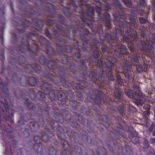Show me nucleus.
<instances>
[{"instance_id":"38","label":"nucleus","mask_w":155,"mask_h":155,"mask_svg":"<svg viewBox=\"0 0 155 155\" xmlns=\"http://www.w3.org/2000/svg\"><path fill=\"white\" fill-rule=\"evenodd\" d=\"M1 56H2L1 58H2V60H4L5 58V56L4 55V54L3 53H2L1 54Z\"/></svg>"},{"instance_id":"7","label":"nucleus","mask_w":155,"mask_h":155,"mask_svg":"<svg viewBox=\"0 0 155 155\" xmlns=\"http://www.w3.org/2000/svg\"><path fill=\"white\" fill-rule=\"evenodd\" d=\"M1 112L4 113V117L7 120L12 122L13 121L14 111L13 110H10L5 100H4V102L0 101V117Z\"/></svg>"},{"instance_id":"40","label":"nucleus","mask_w":155,"mask_h":155,"mask_svg":"<svg viewBox=\"0 0 155 155\" xmlns=\"http://www.w3.org/2000/svg\"><path fill=\"white\" fill-rule=\"evenodd\" d=\"M93 41H95V42L93 44L94 45H97V40L96 39H94L93 40Z\"/></svg>"},{"instance_id":"5","label":"nucleus","mask_w":155,"mask_h":155,"mask_svg":"<svg viewBox=\"0 0 155 155\" xmlns=\"http://www.w3.org/2000/svg\"><path fill=\"white\" fill-rule=\"evenodd\" d=\"M133 91L128 89L125 91V94L127 96L130 98L136 100L135 104L138 106H142L143 104V96L141 92L139 86L134 84L133 86Z\"/></svg>"},{"instance_id":"54","label":"nucleus","mask_w":155,"mask_h":155,"mask_svg":"<svg viewBox=\"0 0 155 155\" xmlns=\"http://www.w3.org/2000/svg\"><path fill=\"white\" fill-rule=\"evenodd\" d=\"M29 38V36H27L26 37V38Z\"/></svg>"},{"instance_id":"25","label":"nucleus","mask_w":155,"mask_h":155,"mask_svg":"<svg viewBox=\"0 0 155 155\" xmlns=\"http://www.w3.org/2000/svg\"><path fill=\"white\" fill-rule=\"evenodd\" d=\"M48 87H49L48 84L46 83H45L44 85L42 86V87L43 89L45 90L46 91H48Z\"/></svg>"},{"instance_id":"8","label":"nucleus","mask_w":155,"mask_h":155,"mask_svg":"<svg viewBox=\"0 0 155 155\" xmlns=\"http://www.w3.org/2000/svg\"><path fill=\"white\" fill-rule=\"evenodd\" d=\"M40 135L41 136V137L36 135L34 137V140L36 144L35 146L38 147V148L37 149V150L38 152L43 150L41 144V141L43 140L47 142L49 141V140L48 135L46 133H42L41 134H40Z\"/></svg>"},{"instance_id":"13","label":"nucleus","mask_w":155,"mask_h":155,"mask_svg":"<svg viewBox=\"0 0 155 155\" xmlns=\"http://www.w3.org/2000/svg\"><path fill=\"white\" fill-rule=\"evenodd\" d=\"M62 146L64 148H67L64 150V155H70V152L68 150V149L70 148V146L66 141H65L62 143Z\"/></svg>"},{"instance_id":"61","label":"nucleus","mask_w":155,"mask_h":155,"mask_svg":"<svg viewBox=\"0 0 155 155\" xmlns=\"http://www.w3.org/2000/svg\"><path fill=\"white\" fill-rule=\"evenodd\" d=\"M78 58H80V56H78Z\"/></svg>"},{"instance_id":"14","label":"nucleus","mask_w":155,"mask_h":155,"mask_svg":"<svg viewBox=\"0 0 155 155\" xmlns=\"http://www.w3.org/2000/svg\"><path fill=\"white\" fill-rule=\"evenodd\" d=\"M130 137L131 139L132 142L134 143L137 144L139 143V139L138 137L133 136V135L131 134L130 135Z\"/></svg>"},{"instance_id":"10","label":"nucleus","mask_w":155,"mask_h":155,"mask_svg":"<svg viewBox=\"0 0 155 155\" xmlns=\"http://www.w3.org/2000/svg\"><path fill=\"white\" fill-rule=\"evenodd\" d=\"M114 95L115 98L114 101L116 102H118L122 98V91L119 88H115L114 90Z\"/></svg>"},{"instance_id":"49","label":"nucleus","mask_w":155,"mask_h":155,"mask_svg":"<svg viewBox=\"0 0 155 155\" xmlns=\"http://www.w3.org/2000/svg\"><path fill=\"white\" fill-rule=\"evenodd\" d=\"M27 66H28V67H29V68H31V65H29H29H27Z\"/></svg>"},{"instance_id":"52","label":"nucleus","mask_w":155,"mask_h":155,"mask_svg":"<svg viewBox=\"0 0 155 155\" xmlns=\"http://www.w3.org/2000/svg\"><path fill=\"white\" fill-rule=\"evenodd\" d=\"M7 152V148H6V150H5V153H6Z\"/></svg>"},{"instance_id":"62","label":"nucleus","mask_w":155,"mask_h":155,"mask_svg":"<svg viewBox=\"0 0 155 155\" xmlns=\"http://www.w3.org/2000/svg\"><path fill=\"white\" fill-rule=\"evenodd\" d=\"M45 111H48V110H45Z\"/></svg>"},{"instance_id":"3","label":"nucleus","mask_w":155,"mask_h":155,"mask_svg":"<svg viewBox=\"0 0 155 155\" xmlns=\"http://www.w3.org/2000/svg\"><path fill=\"white\" fill-rule=\"evenodd\" d=\"M131 57L130 58V61L127 60L125 62L123 63L122 67L123 69V72L125 77L127 78L128 80L130 79V75L131 73L130 70L132 71L133 66L134 65L136 68V69L138 72H140L143 71L147 70V64H149V61L147 60L146 58H144L143 56L142 58L143 63L145 64L143 66L140 64L139 61V57L137 54H135L134 52L131 53Z\"/></svg>"},{"instance_id":"36","label":"nucleus","mask_w":155,"mask_h":155,"mask_svg":"<svg viewBox=\"0 0 155 155\" xmlns=\"http://www.w3.org/2000/svg\"><path fill=\"white\" fill-rule=\"evenodd\" d=\"M45 34H46L48 37H50L51 36L50 33L48 31H45Z\"/></svg>"},{"instance_id":"42","label":"nucleus","mask_w":155,"mask_h":155,"mask_svg":"<svg viewBox=\"0 0 155 155\" xmlns=\"http://www.w3.org/2000/svg\"><path fill=\"white\" fill-rule=\"evenodd\" d=\"M27 46L26 48L28 51H29L30 50V49H29V47L28 46L29 45V44L28 42H27Z\"/></svg>"},{"instance_id":"37","label":"nucleus","mask_w":155,"mask_h":155,"mask_svg":"<svg viewBox=\"0 0 155 155\" xmlns=\"http://www.w3.org/2000/svg\"><path fill=\"white\" fill-rule=\"evenodd\" d=\"M128 129H129V130H131V132H132L133 131L134 132V130L133 129V128L132 127L130 126L129 127H128Z\"/></svg>"},{"instance_id":"33","label":"nucleus","mask_w":155,"mask_h":155,"mask_svg":"<svg viewBox=\"0 0 155 155\" xmlns=\"http://www.w3.org/2000/svg\"><path fill=\"white\" fill-rule=\"evenodd\" d=\"M113 76L111 74H110V76L108 77V79L110 80H113Z\"/></svg>"},{"instance_id":"60","label":"nucleus","mask_w":155,"mask_h":155,"mask_svg":"<svg viewBox=\"0 0 155 155\" xmlns=\"http://www.w3.org/2000/svg\"><path fill=\"white\" fill-rule=\"evenodd\" d=\"M63 132H61V134H63Z\"/></svg>"},{"instance_id":"19","label":"nucleus","mask_w":155,"mask_h":155,"mask_svg":"<svg viewBox=\"0 0 155 155\" xmlns=\"http://www.w3.org/2000/svg\"><path fill=\"white\" fill-rule=\"evenodd\" d=\"M143 148L145 149L148 148L149 147L148 141L147 139L144 140L143 142Z\"/></svg>"},{"instance_id":"58","label":"nucleus","mask_w":155,"mask_h":155,"mask_svg":"<svg viewBox=\"0 0 155 155\" xmlns=\"http://www.w3.org/2000/svg\"><path fill=\"white\" fill-rule=\"evenodd\" d=\"M26 123V122H25L24 123V124L25 125H26V124H25V123Z\"/></svg>"},{"instance_id":"51","label":"nucleus","mask_w":155,"mask_h":155,"mask_svg":"<svg viewBox=\"0 0 155 155\" xmlns=\"http://www.w3.org/2000/svg\"><path fill=\"white\" fill-rule=\"evenodd\" d=\"M28 131V129H25V132H27Z\"/></svg>"},{"instance_id":"32","label":"nucleus","mask_w":155,"mask_h":155,"mask_svg":"<svg viewBox=\"0 0 155 155\" xmlns=\"http://www.w3.org/2000/svg\"><path fill=\"white\" fill-rule=\"evenodd\" d=\"M150 142L152 144H155V138H151L150 140Z\"/></svg>"},{"instance_id":"21","label":"nucleus","mask_w":155,"mask_h":155,"mask_svg":"<svg viewBox=\"0 0 155 155\" xmlns=\"http://www.w3.org/2000/svg\"><path fill=\"white\" fill-rule=\"evenodd\" d=\"M2 91L3 93L6 94H8L9 93V90L7 86H4L3 87H1Z\"/></svg>"},{"instance_id":"17","label":"nucleus","mask_w":155,"mask_h":155,"mask_svg":"<svg viewBox=\"0 0 155 155\" xmlns=\"http://www.w3.org/2000/svg\"><path fill=\"white\" fill-rule=\"evenodd\" d=\"M117 81L120 85H122L123 84L122 79L121 78L120 75L118 74H117L116 76Z\"/></svg>"},{"instance_id":"6","label":"nucleus","mask_w":155,"mask_h":155,"mask_svg":"<svg viewBox=\"0 0 155 155\" xmlns=\"http://www.w3.org/2000/svg\"><path fill=\"white\" fill-rule=\"evenodd\" d=\"M102 94V92L100 91H98L97 92V94H96L95 101V102H97V104L98 105H99L101 104V101H103L104 102V104L107 103L108 105L110 106L109 107L110 109L111 110L112 109L114 113L117 110L122 115H124V114L125 110H124V107L123 105L122 104L121 102H120V104H121V105H120L118 107L117 106L116 107H115L114 108L113 107L110 105V102L109 101H110V99L109 98H108V100L106 99L105 101L104 99H103V100L102 99H102L101 96Z\"/></svg>"},{"instance_id":"24","label":"nucleus","mask_w":155,"mask_h":155,"mask_svg":"<svg viewBox=\"0 0 155 155\" xmlns=\"http://www.w3.org/2000/svg\"><path fill=\"white\" fill-rule=\"evenodd\" d=\"M55 124L56 125L58 124V122L54 120H52L50 122V124L51 127L53 128H54L55 127L54 126V124Z\"/></svg>"},{"instance_id":"11","label":"nucleus","mask_w":155,"mask_h":155,"mask_svg":"<svg viewBox=\"0 0 155 155\" xmlns=\"http://www.w3.org/2000/svg\"><path fill=\"white\" fill-rule=\"evenodd\" d=\"M48 93L51 100H54V97H56L58 98L62 97H63L64 95V93L63 92L60 91L58 92V93L57 95L53 91H51Z\"/></svg>"},{"instance_id":"53","label":"nucleus","mask_w":155,"mask_h":155,"mask_svg":"<svg viewBox=\"0 0 155 155\" xmlns=\"http://www.w3.org/2000/svg\"><path fill=\"white\" fill-rule=\"evenodd\" d=\"M154 78L155 80V71L154 72Z\"/></svg>"},{"instance_id":"16","label":"nucleus","mask_w":155,"mask_h":155,"mask_svg":"<svg viewBox=\"0 0 155 155\" xmlns=\"http://www.w3.org/2000/svg\"><path fill=\"white\" fill-rule=\"evenodd\" d=\"M48 153L50 155H56L57 152L54 148L52 147L49 149Z\"/></svg>"},{"instance_id":"41","label":"nucleus","mask_w":155,"mask_h":155,"mask_svg":"<svg viewBox=\"0 0 155 155\" xmlns=\"http://www.w3.org/2000/svg\"><path fill=\"white\" fill-rule=\"evenodd\" d=\"M126 151H127V154H130V152H131V150L130 149H129L128 150H127V149H126Z\"/></svg>"},{"instance_id":"9","label":"nucleus","mask_w":155,"mask_h":155,"mask_svg":"<svg viewBox=\"0 0 155 155\" xmlns=\"http://www.w3.org/2000/svg\"><path fill=\"white\" fill-rule=\"evenodd\" d=\"M111 135L112 137H119L120 135L122 136L123 137H125L126 136L125 131L118 127H116L111 131Z\"/></svg>"},{"instance_id":"1","label":"nucleus","mask_w":155,"mask_h":155,"mask_svg":"<svg viewBox=\"0 0 155 155\" xmlns=\"http://www.w3.org/2000/svg\"><path fill=\"white\" fill-rule=\"evenodd\" d=\"M80 3L79 6L81 8L80 12V18L82 21L88 25H90L91 21H94V12L95 10L97 14V18L98 19V22L101 24L105 22V25L108 28L111 27L110 23V18L109 14L107 12H104L103 14V18L101 17L100 11L101 9L108 11L111 9V5L107 2L110 1L114 6L119 9L120 13L117 11L113 13L115 25V30L112 36L109 33H106L104 35L103 40L105 41L111 45L112 47V54L115 55L121 59H125L124 54L127 53L126 47L123 45L119 44L117 42L118 37L122 35L124 41L127 43L128 48L132 52H134L135 49V44L138 46L139 43H141V50L143 54L149 57L152 60L155 59V54L153 45H155V34H150L149 40H146V42L140 41L138 38L137 31L131 29L129 23L126 21L124 23L120 19L125 20L126 16L125 13V9L123 8L118 0H101L104 2H106L104 5L103 4L100 6H91L90 5H85V2L87 0H78ZM96 2H100L101 0H94Z\"/></svg>"},{"instance_id":"35","label":"nucleus","mask_w":155,"mask_h":155,"mask_svg":"<svg viewBox=\"0 0 155 155\" xmlns=\"http://www.w3.org/2000/svg\"><path fill=\"white\" fill-rule=\"evenodd\" d=\"M93 97L92 96L91 97H90L88 95H87V98L88 100H89L90 101H92L91 100L92 99Z\"/></svg>"},{"instance_id":"26","label":"nucleus","mask_w":155,"mask_h":155,"mask_svg":"<svg viewBox=\"0 0 155 155\" xmlns=\"http://www.w3.org/2000/svg\"><path fill=\"white\" fill-rule=\"evenodd\" d=\"M72 4V7L74 10L76 11V9L78 7L76 6L75 3L74 2L73 0H70Z\"/></svg>"},{"instance_id":"18","label":"nucleus","mask_w":155,"mask_h":155,"mask_svg":"<svg viewBox=\"0 0 155 155\" xmlns=\"http://www.w3.org/2000/svg\"><path fill=\"white\" fill-rule=\"evenodd\" d=\"M154 126L153 124H151L150 126L148 129V131L149 132H153L152 135L153 136H155V129H154Z\"/></svg>"},{"instance_id":"55","label":"nucleus","mask_w":155,"mask_h":155,"mask_svg":"<svg viewBox=\"0 0 155 155\" xmlns=\"http://www.w3.org/2000/svg\"><path fill=\"white\" fill-rule=\"evenodd\" d=\"M18 124H21V121H19L18 122Z\"/></svg>"},{"instance_id":"27","label":"nucleus","mask_w":155,"mask_h":155,"mask_svg":"<svg viewBox=\"0 0 155 155\" xmlns=\"http://www.w3.org/2000/svg\"><path fill=\"white\" fill-rule=\"evenodd\" d=\"M96 32L98 34H101L102 35L103 34V30L100 27L98 30H96Z\"/></svg>"},{"instance_id":"28","label":"nucleus","mask_w":155,"mask_h":155,"mask_svg":"<svg viewBox=\"0 0 155 155\" xmlns=\"http://www.w3.org/2000/svg\"><path fill=\"white\" fill-rule=\"evenodd\" d=\"M101 50L103 52H106L107 50V46L105 45H103L101 47Z\"/></svg>"},{"instance_id":"63","label":"nucleus","mask_w":155,"mask_h":155,"mask_svg":"<svg viewBox=\"0 0 155 155\" xmlns=\"http://www.w3.org/2000/svg\"><path fill=\"white\" fill-rule=\"evenodd\" d=\"M66 131H67V133H68V130H67Z\"/></svg>"},{"instance_id":"20","label":"nucleus","mask_w":155,"mask_h":155,"mask_svg":"<svg viewBox=\"0 0 155 155\" xmlns=\"http://www.w3.org/2000/svg\"><path fill=\"white\" fill-rule=\"evenodd\" d=\"M125 5L127 7H130L131 6V0H122Z\"/></svg>"},{"instance_id":"30","label":"nucleus","mask_w":155,"mask_h":155,"mask_svg":"<svg viewBox=\"0 0 155 155\" xmlns=\"http://www.w3.org/2000/svg\"><path fill=\"white\" fill-rule=\"evenodd\" d=\"M146 110H148L150 109V106L149 104H146L144 107Z\"/></svg>"},{"instance_id":"22","label":"nucleus","mask_w":155,"mask_h":155,"mask_svg":"<svg viewBox=\"0 0 155 155\" xmlns=\"http://www.w3.org/2000/svg\"><path fill=\"white\" fill-rule=\"evenodd\" d=\"M28 123L29 124L28 125V126H29L31 129H32V127L35 128L36 124H37L35 122H31L29 121H28Z\"/></svg>"},{"instance_id":"57","label":"nucleus","mask_w":155,"mask_h":155,"mask_svg":"<svg viewBox=\"0 0 155 155\" xmlns=\"http://www.w3.org/2000/svg\"><path fill=\"white\" fill-rule=\"evenodd\" d=\"M38 126L40 128V124H38Z\"/></svg>"},{"instance_id":"50","label":"nucleus","mask_w":155,"mask_h":155,"mask_svg":"<svg viewBox=\"0 0 155 155\" xmlns=\"http://www.w3.org/2000/svg\"><path fill=\"white\" fill-rule=\"evenodd\" d=\"M58 137H60L61 138V135H60L58 134Z\"/></svg>"},{"instance_id":"4","label":"nucleus","mask_w":155,"mask_h":155,"mask_svg":"<svg viewBox=\"0 0 155 155\" xmlns=\"http://www.w3.org/2000/svg\"><path fill=\"white\" fill-rule=\"evenodd\" d=\"M93 55L94 57L97 59V64L100 67L102 66L104 62L105 64H106V66L107 67V63L106 62L108 61L112 64L109 67V68L112 69L113 68V66H112V65L115 64L117 62V60L114 57L109 56L104 57L100 53V52H99L97 49H95L93 51Z\"/></svg>"},{"instance_id":"46","label":"nucleus","mask_w":155,"mask_h":155,"mask_svg":"<svg viewBox=\"0 0 155 155\" xmlns=\"http://www.w3.org/2000/svg\"><path fill=\"white\" fill-rule=\"evenodd\" d=\"M11 8L13 12L14 9H13V6L11 4Z\"/></svg>"},{"instance_id":"12","label":"nucleus","mask_w":155,"mask_h":155,"mask_svg":"<svg viewBox=\"0 0 155 155\" xmlns=\"http://www.w3.org/2000/svg\"><path fill=\"white\" fill-rule=\"evenodd\" d=\"M100 119L101 121V124H103L104 126L106 128L109 127L110 124L108 122L109 120L107 117L102 115L101 116Z\"/></svg>"},{"instance_id":"47","label":"nucleus","mask_w":155,"mask_h":155,"mask_svg":"<svg viewBox=\"0 0 155 155\" xmlns=\"http://www.w3.org/2000/svg\"><path fill=\"white\" fill-rule=\"evenodd\" d=\"M20 50H21L20 51L22 53H23L25 51V49L24 50V51H22L21 48L20 49Z\"/></svg>"},{"instance_id":"64","label":"nucleus","mask_w":155,"mask_h":155,"mask_svg":"<svg viewBox=\"0 0 155 155\" xmlns=\"http://www.w3.org/2000/svg\"><path fill=\"white\" fill-rule=\"evenodd\" d=\"M98 155H100L98 153H97Z\"/></svg>"},{"instance_id":"48","label":"nucleus","mask_w":155,"mask_h":155,"mask_svg":"<svg viewBox=\"0 0 155 155\" xmlns=\"http://www.w3.org/2000/svg\"><path fill=\"white\" fill-rule=\"evenodd\" d=\"M153 7L154 8V11H155V4H153Z\"/></svg>"},{"instance_id":"45","label":"nucleus","mask_w":155,"mask_h":155,"mask_svg":"<svg viewBox=\"0 0 155 155\" xmlns=\"http://www.w3.org/2000/svg\"><path fill=\"white\" fill-rule=\"evenodd\" d=\"M49 22L50 23V24H53V23H52V21L51 20H49Z\"/></svg>"},{"instance_id":"34","label":"nucleus","mask_w":155,"mask_h":155,"mask_svg":"<svg viewBox=\"0 0 155 155\" xmlns=\"http://www.w3.org/2000/svg\"><path fill=\"white\" fill-rule=\"evenodd\" d=\"M78 30V29L77 28H75L73 29V31L74 35L75 34Z\"/></svg>"},{"instance_id":"43","label":"nucleus","mask_w":155,"mask_h":155,"mask_svg":"<svg viewBox=\"0 0 155 155\" xmlns=\"http://www.w3.org/2000/svg\"><path fill=\"white\" fill-rule=\"evenodd\" d=\"M148 155H155V154L154 153L150 152L149 153Z\"/></svg>"},{"instance_id":"44","label":"nucleus","mask_w":155,"mask_h":155,"mask_svg":"<svg viewBox=\"0 0 155 155\" xmlns=\"http://www.w3.org/2000/svg\"><path fill=\"white\" fill-rule=\"evenodd\" d=\"M8 132H9V133H10L12 134L13 132V131L12 130H11L9 132H8V131H7V133H8ZM7 134H8V133H7Z\"/></svg>"},{"instance_id":"56","label":"nucleus","mask_w":155,"mask_h":155,"mask_svg":"<svg viewBox=\"0 0 155 155\" xmlns=\"http://www.w3.org/2000/svg\"><path fill=\"white\" fill-rule=\"evenodd\" d=\"M72 49L71 48H70V51H71Z\"/></svg>"},{"instance_id":"59","label":"nucleus","mask_w":155,"mask_h":155,"mask_svg":"<svg viewBox=\"0 0 155 155\" xmlns=\"http://www.w3.org/2000/svg\"><path fill=\"white\" fill-rule=\"evenodd\" d=\"M110 112L111 113H112V111L110 112V111H109V113H110Z\"/></svg>"},{"instance_id":"15","label":"nucleus","mask_w":155,"mask_h":155,"mask_svg":"<svg viewBox=\"0 0 155 155\" xmlns=\"http://www.w3.org/2000/svg\"><path fill=\"white\" fill-rule=\"evenodd\" d=\"M29 84L31 86H35L37 84L36 79L33 77L31 78Z\"/></svg>"},{"instance_id":"2","label":"nucleus","mask_w":155,"mask_h":155,"mask_svg":"<svg viewBox=\"0 0 155 155\" xmlns=\"http://www.w3.org/2000/svg\"><path fill=\"white\" fill-rule=\"evenodd\" d=\"M139 3H138L137 7L131 10L129 18V20L131 22L132 25L136 29H140L141 37L145 38L146 40V31H147L148 28H145L143 25L141 26V28H139L138 25L136 23V15L138 13L141 16H144L146 17L147 16V13L143 10V9L146 6V3L144 0H139ZM139 21L141 24L148 25V28L150 29V27L152 24L149 22L146 17L144 18L143 17H140Z\"/></svg>"},{"instance_id":"31","label":"nucleus","mask_w":155,"mask_h":155,"mask_svg":"<svg viewBox=\"0 0 155 155\" xmlns=\"http://www.w3.org/2000/svg\"><path fill=\"white\" fill-rule=\"evenodd\" d=\"M150 121L149 120H147V121L145 123V125L147 127H148L150 124Z\"/></svg>"},{"instance_id":"23","label":"nucleus","mask_w":155,"mask_h":155,"mask_svg":"<svg viewBox=\"0 0 155 155\" xmlns=\"http://www.w3.org/2000/svg\"><path fill=\"white\" fill-rule=\"evenodd\" d=\"M37 96L39 97L41 100H42L45 98L44 94L42 92L40 91H38L37 94Z\"/></svg>"},{"instance_id":"29","label":"nucleus","mask_w":155,"mask_h":155,"mask_svg":"<svg viewBox=\"0 0 155 155\" xmlns=\"http://www.w3.org/2000/svg\"><path fill=\"white\" fill-rule=\"evenodd\" d=\"M24 24L27 27H28L30 26V22L28 20H26L25 21Z\"/></svg>"},{"instance_id":"39","label":"nucleus","mask_w":155,"mask_h":155,"mask_svg":"<svg viewBox=\"0 0 155 155\" xmlns=\"http://www.w3.org/2000/svg\"><path fill=\"white\" fill-rule=\"evenodd\" d=\"M29 104H30V105L31 106V107H29V108H32L33 107L34 105V104L33 103H31V102H29Z\"/></svg>"}]
</instances>
